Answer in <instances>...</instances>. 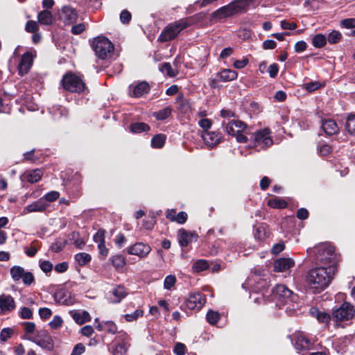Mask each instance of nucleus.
<instances>
[{"label":"nucleus","instance_id":"nucleus-1","mask_svg":"<svg viewBox=\"0 0 355 355\" xmlns=\"http://www.w3.org/2000/svg\"><path fill=\"white\" fill-rule=\"evenodd\" d=\"M335 266H320L311 269L305 275V283L309 291L320 293L330 284L336 272Z\"/></svg>","mask_w":355,"mask_h":355},{"label":"nucleus","instance_id":"nucleus-2","mask_svg":"<svg viewBox=\"0 0 355 355\" xmlns=\"http://www.w3.org/2000/svg\"><path fill=\"white\" fill-rule=\"evenodd\" d=\"M252 0H234L226 6H222L211 14L213 19L221 20L231 17L241 12H245Z\"/></svg>","mask_w":355,"mask_h":355},{"label":"nucleus","instance_id":"nucleus-3","mask_svg":"<svg viewBox=\"0 0 355 355\" xmlns=\"http://www.w3.org/2000/svg\"><path fill=\"white\" fill-rule=\"evenodd\" d=\"M310 256H313L317 262L335 266L334 248L329 243H321L307 250Z\"/></svg>","mask_w":355,"mask_h":355},{"label":"nucleus","instance_id":"nucleus-4","mask_svg":"<svg viewBox=\"0 0 355 355\" xmlns=\"http://www.w3.org/2000/svg\"><path fill=\"white\" fill-rule=\"evenodd\" d=\"M222 125L229 135L234 137L239 143H245L247 137L243 134L247 125L239 119H231L230 121H223Z\"/></svg>","mask_w":355,"mask_h":355},{"label":"nucleus","instance_id":"nucleus-5","mask_svg":"<svg viewBox=\"0 0 355 355\" xmlns=\"http://www.w3.org/2000/svg\"><path fill=\"white\" fill-rule=\"evenodd\" d=\"M96 55L101 59L111 57L114 51L113 44L105 37H98L92 43Z\"/></svg>","mask_w":355,"mask_h":355},{"label":"nucleus","instance_id":"nucleus-6","mask_svg":"<svg viewBox=\"0 0 355 355\" xmlns=\"http://www.w3.org/2000/svg\"><path fill=\"white\" fill-rule=\"evenodd\" d=\"M188 26V24L184 20L176 21L173 24L168 25L161 33L158 40L160 42H167L175 39L178 34Z\"/></svg>","mask_w":355,"mask_h":355},{"label":"nucleus","instance_id":"nucleus-7","mask_svg":"<svg viewBox=\"0 0 355 355\" xmlns=\"http://www.w3.org/2000/svg\"><path fill=\"white\" fill-rule=\"evenodd\" d=\"M265 284L266 282L261 279L259 277L256 275H252L242 284V288L246 291L257 293L258 296L253 297V300L255 303H261L263 298V295L259 294V292L264 287Z\"/></svg>","mask_w":355,"mask_h":355},{"label":"nucleus","instance_id":"nucleus-8","mask_svg":"<svg viewBox=\"0 0 355 355\" xmlns=\"http://www.w3.org/2000/svg\"><path fill=\"white\" fill-rule=\"evenodd\" d=\"M62 85L64 89L70 92L80 93L85 89V84L78 76L68 73L62 79Z\"/></svg>","mask_w":355,"mask_h":355},{"label":"nucleus","instance_id":"nucleus-9","mask_svg":"<svg viewBox=\"0 0 355 355\" xmlns=\"http://www.w3.org/2000/svg\"><path fill=\"white\" fill-rule=\"evenodd\" d=\"M274 300L279 304H284L288 302H294L297 295L284 284H278L272 289Z\"/></svg>","mask_w":355,"mask_h":355},{"label":"nucleus","instance_id":"nucleus-10","mask_svg":"<svg viewBox=\"0 0 355 355\" xmlns=\"http://www.w3.org/2000/svg\"><path fill=\"white\" fill-rule=\"evenodd\" d=\"M26 338L47 351H52L54 348L53 338L46 330L38 331L36 336L26 337Z\"/></svg>","mask_w":355,"mask_h":355},{"label":"nucleus","instance_id":"nucleus-11","mask_svg":"<svg viewBox=\"0 0 355 355\" xmlns=\"http://www.w3.org/2000/svg\"><path fill=\"white\" fill-rule=\"evenodd\" d=\"M10 273L14 282H19L21 279L23 283L26 286L31 285L35 281L33 273L26 271L24 268L19 266H12L10 270Z\"/></svg>","mask_w":355,"mask_h":355},{"label":"nucleus","instance_id":"nucleus-12","mask_svg":"<svg viewBox=\"0 0 355 355\" xmlns=\"http://www.w3.org/2000/svg\"><path fill=\"white\" fill-rule=\"evenodd\" d=\"M355 315V309L353 305L348 302H344L338 309L333 312V318L336 321H347Z\"/></svg>","mask_w":355,"mask_h":355},{"label":"nucleus","instance_id":"nucleus-13","mask_svg":"<svg viewBox=\"0 0 355 355\" xmlns=\"http://www.w3.org/2000/svg\"><path fill=\"white\" fill-rule=\"evenodd\" d=\"M270 131L268 128H264L257 130L252 135L254 146H261V147H268L273 143L270 136Z\"/></svg>","mask_w":355,"mask_h":355},{"label":"nucleus","instance_id":"nucleus-14","mask_svg":"<svg viewBox=\"0 0 355 355\" xmlns=\"http://www.w3.org/2000/svg\"><path fill=\"white\" fill-rule=\"evenodd\" d=\"M78 15L76 10L71 6H64L60 13V19L65 25H71L76 22Z\"/></svg>","mask_w":355,"mask_h":355},{"label":"nucleus","instance_id":"nucleus-15","mask_svg":"<svg viewBox=\"0 0 355 355\" xmlns=\"http://www.w3.org/2000/svg\"><path fill=\"white\" fill-rule=\"evenodd\" d=\"M35 56V52L26 51L23 54L21 60L18 64V72L21 76H24L31 69L33 59Z\"/></svg>","mask_w":355,"mask_h":355},{"label":"nucleus","instance_id":"nucleus-16","mask_svg":"<svg viewBox=\"0 0 355 355\" xmlns=\"http://www.w3.org/2000/svg\"><path fill=\"white\" fill-rule=\"evenodd\" d=\"M118 344L113 349V355H123L130 347L128 335L123 331H119L116 337Z\"/></svg>","mask_w":355,"mask_h":355},{"label":"nucleus","instance_id":"nucleus-17","mask_svg":"<svg viewBox=\"0 0 355 355\" xmlns=\"http://www.w3.org/2000/svg\"><path fill=\"white\" fill-rule=\"evenodd\" d=\"M206 299L201 293L191 294L186 302V306L189 309L199 311L205 304Z\"/></svg>","mask_w":355,"mask_h":355},{"label":"nucleus","instance_id":"nucleus-18","mask_svg":"<svg viewBox=\"0 0 355 355\" xmlns=\"http://www.w3.org/2000/svg\"><path fill=\"white\" fill-rule=\"evenodd\" d=\"M127 294L124 286L119 285L107 293V298L110 303L116 304L121 302Z\"/></svg>","mask_w":355,"mask_h":355},{"label":"nucleus","instance_id":"nucleus-19","mask_svg":"<svg viewBox=\"0 0 355 355\" xmlns=\"http://www.w3.org/2000/svg\"><path fill=\"white\" fill-rule=\"evenodd\" d=\"M15 302L10 295H0V315H4L15 309Z\"/></svg>","mask_w":355,"mask_h":355},{"label":"nucleus","instance_id":"nucleus-20","mask_svg":"<svg viewBox=\"0 0 355 355\" xmlns=\"http://www.w3.org/2000/svg\"><path fill=\"white\" fill-rule=\"evenodd\" d=\"M150 250L151 248L150 245L144 243H136L127 250L129 254L136 255L141 258L146 257Z\"/></svg>","mask_w":355,"mask_h":355},{"label":"nucleus","instance_id":"nucleus-21","mask_svg":"<svg viewBox=\"0 0 355 355\" xmlns=\"http://www.w3.org/2000/svg\"><path fill=\"white\" fill-rule=\"evenodd\" d=\"M292 341L295 349L297 351L308 349L311 345V340L306 338L301 332L295 334Z\"/></svg>","mask_w":355,"mask_h":355},{"label":"nucleus","instance_id":"nucleus-22","mask_svg":"<svg viewBox=\"0 0 355 355\" xmlns=\"http://www.w3.org/2000/svg\"><path fill=\"white\" fill-rule=\"evenodd\" d=\"M48 204L44 200L43 198H40L37 201L27 205L23 210V214H26L31 212H42L48 207Z\"/></svg>","mask_w":355,"mask_h":355},{"label":"nucleus","instance_id":"nucleus-23","mask_svg":"<svg viewBox=\"0 0 355 355\" xmlns=\"http://www.w3.org/2000/svg\"><path fill=\"white\" fill-rule=\"evenodd\" d=\"M295 266V261L291 258H279L275 261L274 270L276 272L286 271Z\"/></svg>","mask_w":355,"mask_h":355},{"label":"nucleus","instance_id":"nucleus-24","mask_svg":"<svg viewBox=\"0 0 355 355\" xmlns=\"http://www.w3.org/2000/svg\"><path fill=\"white\" fill-rule=\"evenodd\" d=\"M202 138L207 146L212 148L220 142L221 137L218 132L205 131L202 134Z\"/></svg>","mask_w":355,"mask_h":355},{"label":"nucleus","instance_id":"nucleus-25","mask_svg":"<svg viewBox=\"0 0 355 355\" xmlns=\"http://www.w3.org/2000/svg\"><path fill=\"white\" fill-rule=\"evenodd\" d=\"M178 241L182 247H186L192 241L196 234L194 232H187L184 229H180L178 232Z\"/></svg>","mask_w":355,"mask_h":355},{"label":"nucleus","instance_id":"nucleus-26","mask_svg":"<svg viewBox=\"0 0 355 355\" xmlns=\"http://www.w3.org/2000/svg\"><path fill=\"white\" fill-rule=\"evenodd\" d=\"M322 128L327 135L331 136L339 132V128L335 121L332 119L323 120Z\"/></svg>","mask_w":355,"mask_h":355},{"label":"nucleus","instance_id":"nucleus-27","mask_svg":"<svg viewBox=\"0 0 355 355\" xmlns=\"http://www.w3.org/2000/svg\"><path fill=\"white\" fill-rule=\"evenodd\" d=\"M309 313L313 318H315L318 322L322 323H328L330 320V315L324 311H320L317 307H311L309 310Z\"/></svg>","mask_w":355,"mask_h":355},{"label":"nucleus","instance_id":"nucleus-28","mask_svg":"<svg viewBox=\"0 0 355 355\" xmlns=\"http://www.w3.org/2000/svg\"><path fill=\"white\" fill-rule=\"evenodd\" d=\"M43 172L41 169L36 168L33 170L27 171L24 174V178L30 183H35L38 182L42 176Z\"/></svg>","mask_w":355,"mask_h":355},{"label":"nucleus","instance_id":"nucleus-29","mask_svg":"<svg viewBox=\"0 0 355 355\" xmlns=\"http://www.w3.org/2000/svg\"><path fill=\"white\" fill-rule=\"evenodd\" d=\"M238 76V73L232 69H223L218 73L219 80L223 82H228L235 80Z\"/></svg>","mask_w":355,"mask_h":355},{"label":"nucleus","instance_id":"nucleus-30","mask_svg":"<svg viewBox=\"0 0 355 355\" xmlns=\"http://www.w3.org/2000/svg\"><path fill=\"white\" fill-rule=\"evenodd\" d=\"M72 318L76 322L79 324H84L91 320L90 315L86 311H76L72 313Z\"/></svg>","mask_w":355,"mask_h":355},{"label":"nucleus","instance_id":"nucleus-31","mask_svg":"<svg viewBox=\"0 0 355 355\" xmlns=\"http://www.w3.org/2000/svg\"><path fill=\"white\" fill-rule=\"evenodd\" d=\"M149 92V85L146 82L137 84L133 89L132 94L135 97L139 98Z\"/></svg>","mask_w":355,"mask_h":355},{"label":"nucleus","instance_id":"nucleus-32","mask_svg":"<svg viewBox=\"0 0 355 355\" xmlns=\"http://www.w3.org/2000/svg\"><path fill=\"white\" fill-rule=\"evenodd\" d=\"M130 130L132 133H141L150 130V126L146 123L136 122L130 125Z\"/></svg>","mask_w":355,"mask_h":355},{"label":"nucleus","instance_id":"nucleus-33","mask_svg":"<svg viewBox=\"0 0 355 355\" xmlns=\"http://www.w3.org/2000/svg\"><path fill=\"white\" fill-rule=\"evenodd\" d=\"M37 19L41 24L50 25L53 21V17L50 11L42 10L39 12Z\"/></svg>","mask_w":355,"mask_h":355},{"label":"nucleus","instance_id":"nucleus-34","mask_svg":"<svg viewBox=\"0 0 355 355\" xmlns=\"http://www.w3.org/2000/svg\"><path fill=\"white\" fill-rule=\"evenodd\" d=\"M171 107L170 106H167L162 110L153 112V116L155 117L157 120L162 121L171 116Z\"/></svg>","mask_w":355,"mask_h":355},{"label":"nucleus","instance_id":"nucleus-35","mask_svg":"<svg viewBox=\"0 0 355 355\" xmlns=\"http://www.w3.org/2000/svg\"><path fill=\"white\" fill-rule=\"evenodd\" d=\"M166 142V136L162 134H158L154 136L151 139V146L155 148H161Z\"/></svg>","mask_w":355,"mask_h":355},{"label":"nucleus","instance_id":"nucleus-36","mask_svg":"<svg viewBox=\"0 0 355 355\" xmlns=\"http://www.w3.org/2000/svg\"><path fill=\"white\" fill-rule=\"evenodd\" d=\"M159 69L162 73H165L169 77H175L177 75V71L173 69L168 62H164L160 64Z\"/></svg>","mask_w":355,"mask_h":355},{"label":"nucleus","instance_id":"nucleus-37","mask_svg":"<svg viewBox=\"0 0 355 355\" xmlns=\"http://www.w3.org/2000/svg\"><path fill=\"white\" fill-rule=\"evenodd\" d=\"M209 268L208 262L205 259H199L195 261L192 266V270L195 272H200Z\"/></svg>","mask_w":355,"mask_h":355},{"label":"nucleus","instance_id":"nucleus-38","mask_svg":"<svg viewBox=\"0 0 355 355\" xmlns=\"http://www.w3.org/2000/svg\"><path fill=\"white\" fill-rule=\"evenodd\" d=\"M50 112L52 114L53 117L55 120L60 119L63 116L67 115V110L64 107L58 105L54 106L50 110Z\"/></svg>","mask_w":355,"mask_h":355},{"label":"nucleus","instance_id":"nucleus-39","mask_svg":"<svg viewBox=\"0 0 355 355\" xmlns=\"http://www.w3.org/2000/svg\"><path fill=\"white\" fill-rule=\"evenodd\" d=\"M268 205L272 208L283 209L287 206V202L283 199L275 198L270 199L268 202Z\"/></svg>","mask_w":355,"mask_h":355},{"label":"nucleus","instance_id":"nucleus-40","mask_svg":"<svg viewBox=\"0 0 355 355\" xmlns=\"http://www.w3.org/2000/svg\"><path fill=\"white\" fill-rule=\"evenodd\" d=\"M92 259L91 256L85 252H80L75 255V260L80 266H84Z\"/></svg>","mask_w":355,"mask_h":355},{"label":"nucleus","instance_id":"nucleus-41","mask_svg":"<svg viewBox=\"0 0 355 355\" xmlns=\"http://www.w3.org/2000/svg\"><path fill=\"white\" fill-rule=\"evenodd\" d=\"M110 259L112 265L116 269L123 268L125 264V258L121 254L114 255Z\"/></svg>","mask_w":355,"mask_h":355},{"label":"nucleus","instance_id":"nucleus-42","mask_svg":"<svg viewBox=\"0 0 355 355\" xmlns=\"http://www.w3.org/2000/svg\"><path fill=\"white\" fill-rule=\"evenodd\" d=\"M345 127L349 134L355 135V114L347 116Z\"/></svg>","mask_w":355,"mask_h":355},{"label":"nucleus","instance_id":"nucleus-43","mask_svg":"<svg viewBox=\"0 0 355 355\" xmlns=\"http://www.w3.org/2000/svg\"><path fill=\"white\" fill-rule=\"evenodd\" d=\"M327 43V38L322 34L315 35L312 40V44L316 48H322Z\"/></svg>","mask_w":355,"mask_h":355},{"label":"nucleus","instance_id":"nucleus-44","mask_svg":"<svg viewBox=\"0 0 355 355\" xmlns=\"http://www.w3.org/2000/svg\"><path fill=\"white\" fill-rule=\"evenodd\" d=\"M206 318L211 324H215L220 319V314L217 311L210 310L207 312Z\"/></svg>","mask_w":355,"mask_h":355},{"label":"nucleus","instance_id":"nucleus-45","mask_svg":"<svg viewBox=\"0 0 355 355\" xmlns=\"http://www.w3.org/2000/svg\"><path fill=\"white\" fill-rule=\"evenodd\" d=\"M254 238L257 240H263L266 237V231L263 225H259L255 227Z\"/></svg>","mask_w":355,"mask_h":355},{"label":"nucleus","instance_id":"nucleus-46","mask_svg":"<svg viewBox=\"0 0 355 355\" xmlns=\"http://www.w3.org/2000/svg\"><path fill=\"white\" fill-rule=\"evenodd\" d=\"M144 311L141 309H137L132 313H128L124 315L125 319L128 322H132L136 320L139 317H141Z\"/></svg>","mask_w":355,"mask_h":355},{"label":"nucleus","instance_id":"nucleus-47","mask_svg":"<svg viewBox=\"0 0 355 355\" xmlns=\"http://www.w3.org/2000/svg\"><path fill=\"white\" fill-rule=\"evenodd\" d=\"M322 87V85L318 81L310 82L303 85L302 87L308 92H314Z\"/></svg>","mask_w":355,"mask_h":355},{"label":"nucleus","instance_id":"nucleus-48","mask_svg":"<svg viewBox=\"0 0 355 355\" xmlns=\"http://www.w3.org/2000/svg\"><path fill=\"white\" fill-rule=\"evenodd\" d=\"M176 277L175 275H167L164 282V288L166 290H170L175 284Z\"/></svg>","mask_w":355,"mask_h":355},{"label":"nucleus","instance_id":"nucleus-49","mask_svg":"<svg viewBox=\"0 0 355 355\" xmlns=\"http://www.w3.org/2000/svg\"><path fill=\"white\" fill-rule=\"evenodd\" d=\"M104 327V331L107 334H115L117 332V326L112 321H105Z\"/></svg>","mask_w":355,"mask_h":355},{"label":"nucleus","instance_id":"nucleus-50","mask_svg":"<svg viewBox=\"0 0 355 355\" xmlns=\"http://www.w3.org/2000/svg\"><path fill=\"white\" fill-rule=\"evenodd\" d=\"M318 151L321 156H327L332 152V148L331 146L323 144H320L318 147Z\"/></svg>","mask_w":355,"mask_h":355},{"label":"nucleus","instance_id":"nucleus-51","mask_svg":"<svg viewBox=\"0 0 355 355\" xmlns=\"http://www.w3.org/2000/svg\"><path fill=\"white\" fill-rule=\"evenodd\" d=\"M63 320L59 315H54L53 320L49 323L51 329H57L62 327Z\"/></svg>","mask_w":355,"mask_h":355},{"label":"nucleus","instance_id":"nucleus-52","mask_svg":"<svg viewBox=\"0 0 355 355\" xmlns=\"http://www.w3.org/2000/svg\"><path fill=\"white\" fill-rule=\"evenodd\" d=\"M340 38L341 34L338 31H333L329 34L327 41L330 44H336L338 42Z\"/></svg>","mask_w":355,"mask_h":355},{"label":"nucleus","instance_id":"nucleus-53","mask_svg":"<svg viewBox=\"0 0 355 355\" xmlns=\"http://www.w3.org/2000/svg\"><path fill=\"white\" fill-rule=\"evenodd\" d=\"M13 334V330L11 328H3L0 333V340L2 342H6Z\"/></svg>","mask_w":355,"mask_h":355},{"label":"nucleus","instance_id":"nucleus-54","mask_svg":"<svg viewBox=\"0 0 355 355\" xmlns=\"http://www.w3.org/2000/svg\"><path fill=\"white\" fill-rule=\"evenodd\" d=\"M93 240L98 245L105 243V231L99 230L94 236Z\"/></svg>","mask_w":355,"mask_h":355},{"label":"nucleus","instance_id":"nucleus-55","mask_svg":"<svg viewBox=\"0 0 355 355\" xmlns=\"http://www.w3.org/2000/svg\"><path fill=\"white\" fill-rule=\"evenodd\" d=\"M59 192L52 191L45 194L42 198L44 199V201L54 202L59 198Z\"/></svg>","mask_w":355,"mask_h":355},{"label":"nucleus","instance_id":"nucleus-56","mask_svg":"<svg viewBox=\"0 0 355 355\" xmlns=\"http://www.w3.org/2000/svg\"><path fill=\"white\" fill-rule=\"evenodd\" d=\"M19 316L23 319H31L33 313L30 308L24 306L21 309Z\"/></svg>","mask_w":355,"mask_h":355},{"label":"nucleus","instance_id":"nucleus-57","mask_svg":"<svg viewBox=\"0 0 355 355\" xmlns=\"http://www.w3.org/2000/svg\"><path fill=\"white\" fill-rule=\"evenodd\" d=\"M38 313L42 319L46 320L51 317L52 311L50 309L44 307L39 309Z\"/></svg>","mask_w":355,"mask_h":355},{"label":"nucleus","instance_id":"nucleus-58","mask_svg":"<svg viewBox=\"0 0 355 355\" xmlns=\"http://www.w3.org/2000/svg\"><path fill=\"white\" fill-rule=\"evenodd\" d=\"M24 327V331L26 334H31L35 330V324L33 322H25L22 323Z\"/></svg>","mask_w":355,"mask_h":355},{"label":"nucleus","instance_id":"nucleus-59","mask_svg":"<svg viewBox=\"0 0 355 355\" xmlns=\"http://www.w3.org/2000/svg\"><path fill=\"white\" fill-rule=\"evenodd\" d=\"M40 267L44 272H51L53 269V264L49 261H42L40 263Z\"/></svg>","mask_w":355,"mask_h":355},{"label":"nucleus","instance_id":"nucleus-60","mask_svg":"<svg viewBox=\"0 0 355 355\" xmlns=\"http://www.w3.org/2000/svg\"><path fill=\"white\" fill-rule=\"evenodd\" d=\"M186 352V346L181 343H178L173 349V352L176 355H184Z\"/></svg>","mask_w":355,"mask_h":355},{"label":"nucleus","instance_id":"nucleus-61","mask_svg":"<svg viewBox=\"0 0 355 355\" xmlns=\"http://www.w3.org/2000/svg\"><path fill=\"white\" fill-rule=\"evenodd\" d=\"M26 30L29 33H35L38 30V24L35 21H28L26 24Z\"/></svg>","mask_w":355,"mask_h":355},{"label":"nucleus","instance_id":"nucleus-62","mask_svg":"<svg viewBox=\"0 0 355 355\" xmlns=\"http://www.w3.org/2000/svg\"><path fill=\"white\" fill-rule=\"evenodd\" d=\"M85 351V347L82 343H78L73 347L71 355H81Z\"/></svg>","mask_w":355,"mask_h":355},{"label":"nucleus","instance_id":"nucleus-63","mask_svg":"<svg viewBox=\"0 0 355 355\" xmlns=\"http://www.w3.org/2000/svg\"><path fill=\"white\" fill-rule=\"evenodd\" d=\"M279 71L278 64L276 63H273L270 64L268 68V72L269 73L270 78H275Z\"/></svg>","mask_w":355,"mask_h":355},{"label":"nucleus","instance_id":"nucleus-64","mask_svg":"<svg viewBox=\"0 0 355 355\" xmlns=\"http://www.w3.org/2000/svg\"><path fill=\"white\" fill-rule=\"evenodd\" d=\"M249 62V60L247 58H244L242 60H235L233 63V66L236 69H243L244 68Z\"/></svg>","mask_w":355,"mask_h":355}]
</instances>
